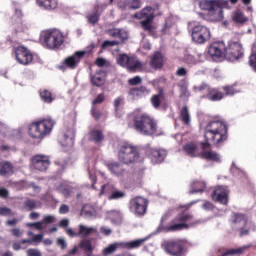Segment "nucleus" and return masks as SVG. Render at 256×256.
I'll return each instance as SVG.
<instances>
[{"mask_svg":"<svg viewBox=\"0 0 256 256\" xmlns=\"http://www.w3.org/2000/svg\"><path fill=\"white\" fill-rule=\"evenodd\" d=\"M244 55L245 50L240 40H230L228 42L225 50V59L227 61H231V63L239 61V59H243Z\"/></svg>","mask_w":256,"mask_h":256,"instance_id":"8","label":"nucleus"},{"mask_svg":"<svg viewBox=\"0 0 256 256\" xmlns=\"http://www.w3.org/2000/svg\"><path fill=\"white\" fill-rule=\"evenodd\" d=\"M149 199L143 196H136L129 201V209L136 217H143L147 213Z\"/></svg>","mask_w":256,"mask_h":256,"instance_id":"10","label":"nucleus"},{"mask_svg":"<svg viewBox=\"0 0 256 256\" xmlns=\"http://www.w3.org/2000/svg\"><path fill=\"white\" fill-rule=\"evenodd\" d=\"M107 168L116 177H123L125 175V168H123V164L119 162H111L107 164Z\"/></svg>","mask_w":256,"mask_h":256,"instance_id":"25","label":"nucleus"},{"mask_svg":"<svg viewBox=\"0 0 256 256\" xmlns=\"http://www.w3.org/2000/svg\"><path fill=\"white\" fill-rule=\"evenodd\" d=\"M179 119L183 125H191V114L189 113V107L183 106L181 108Z\"/></svg>","mask_w":256,"mask_h":256,"instance_id":"29","label":"nucleus"},{"mask_svg":"<svg viewBox=\"0 0 256 256\" xmlns=\"http://www.w3.org/2000/svg\"><path fill=\"white\" fill-rule=\"evenodd\" d=\"M146 155H148L149 159L154 165H157L165 161V157H167V152L161 149L148 148L146 151Z\"/></svg>","mask_w":256,"mask_h":256,"instance_id":"18","label":"nucleus"},{"mask_svg":"<svg viewBox=\"0 0 256 256\" xmlns=\"http://www.w3.org/2000/svg\"><path fill=\"white\" fill-rule=\"evenodd\" d=\"M121 103H123V97H118L114 100V108L116 111L121 107Z\"/></svg>","mask_w":256,"mask_h":256,"instance_id":"62","label":"nucleus"},{"mask_svg":"<svg viewBox=\"0 0 256 256\" xmlns=\"http://www.w3.org/2000/svg\"><path fill=\"white\" fill-rule=\"evenodd\" d=\"M13 210L7 206L0 207V216L1 217H12Z\"/></svg>","mask_w":256,"mask_h":256,"instance_id":"45","label":"nucleus"},{"mask_svg":"<svg viewBox=\"0 0 256 256\" xmlns=\"http://www.w3.org/2000/svg\"><path fill=\"white\" fill-rule=\"evenodd\" d=\"M23 206L26 211H34V209H37V201L33 199H28L24 202Z\"/></svg>","mask_w":256,"mask_h":256,"instance_id":"42","label":"nucleus"},{"mask_svg":"<svg viewBox=\"0 0 256 256\" xmlns=\"http://www.w3.org/2000/svg\"><path fill=\"white\" fill-rule=\"evenodd\" d=\"M75 139V130L73 128H65L63 131V140L65 145H72Z\"/></svg>","mask_w":256,"mask_h":256,"instance_id":"32","label":"nucleus"},{"mask_svg":"<svg viewBox=\"0 0 256 256\" xmlns=\"http://www.w3.org/2000/svg\"><path fill=\"white\" fill-rule=\"evenodd\" d=\"M105 101V95L103 93L99 94L94 100L93 105H99Z\"/></svg>","mask_w":256,"mask_h":256,"instance_id":"57","label":"nucleus"},{"mask_svg":"<svg viewBox=\"0 0 256 256\" xmlns=\"http://www.w3.org/2000/svg\"><path fill=\"white\" fill-rule=\"evenodd\" d=\"M42 41L46 49L57 51L65 43V34L59 29L46 30L42 35Z\"/></svg>","mask_w":256,"mask_h":256,"instance_id":"7","label":"nucleus"},{"mask_svg":"<svg viewBox=\"0 0 256 256\" xmlns=\"http://www.w3.org/2000/svg\"><path fill=\"white\" fill-rule=\"evenodd\" d=\"M42 223L44 225H51V223H55V216L52 215H46L42 219Z\"/></svg>","mask_w":256,"mask_h":256,"instance_id":"51","label":"nucleus"},{"mask_svg":"<svg viewBox=\"0 0 256 256\" xmlns=\"http://www.w3.org/2000/svg\"><path fill=\"white\" fill-rule=\"evenodd\" d=\"M13 175H15V166L13 163L7 160L0 161V177L9 179V177H13Z\"/></svg>","mask_w":256,"mask_h":256,"instance_id":"21","label":"nucleus"},{"mask_svg":"<svg viewBox=\"0 0 256 256\" xmlns=\"http://www.w3.org/2000/svg\"><path fill=\"white\" fill-rule=\"evenodd\" d=\"M40 97L44 103H53L54 99L53 98V93L47 89H42L39 91Z\"/></svg>","mask_w":256,"mask_h":256,"instance_id":"36","label":"nucleus"},{"mask_svg":"<svg viewBox=\"0 0 256 256\" xmlns=\"http://www.w3.org/2000/svg\"><path fill=\"white\" fill-rule=\"evenodd\" d=\"M143 79H141L139 76H135L133 78H130L128 80L129 85L135 86V85H140L142 83Z\"/></svg>","mask_w":256,"mask_h":256,"instance_id":"55","label":"nucleus"},{"mask_svg":"<svg viewBox=\"0 0 256 256\" xmlns=\"http://www.w3.org/2000/svg\"><path fill=\"white\" fill-rule=\"evenodd\" d=\"M202 208L205 211H213V209H215V206L213 205V203L206 201L203 203Z\"/></svg>","mask_w":256,"mask_h":256,"instance_id":"59","label":"nucleus"},{"mask_svg":"<svg viewBox=\"0 0 256 256\" xmlns=\"http://www.w3.org/2000/svg\"><path fill=\"white\" fill-rule=\"evenodd\" d=\"M12 53L20 65H30V63H33V52L24 45L14 47Z\"/></svg>","mask_w":256,"mask_h":256,"instance_id":"13","label":"nucleus"},{"mask_svg":"<svg viewBox=\"0 0 256 256\" xmlns=\"http://www.w3.org/2000/svg\"><path fill=\"white\" fill-rule=\"evenodd\" d=\"M205 191V183L201 181H196L193 183V189L190 190V195L195 193H203Z\"/></svg>","mask_w":256,"mask_h":256,"instance_id":"38","label":"nucleus"},{"mask_svg":"<svg viewBox=\"0 0 256 256\" xmlns=\"http://www.w3.org/2000/svg\"><path fill=\"white\" fill-rule=\"evenodd\" d=\"M55 123V120L51 117L34 121L28 127V135L32 139H39V141H43L47 135H51L53 127H55Z\"/></svg>","mask_w":256,"mask_h":256,"instance_id":"3","label":"nucleus"},{"mask_svg":"<svg viewBox=\"0 0 256 256\" xmlns=\"http://www.w3.org/2000/svg\"><path fill=\"white\" fill-rule=\"evenodd\" d=\"M233 21H235V23H247L248 19L247 17H245V14H243V12L237 11L234 13Z\"/></svg>","mask_w":256,"mask_h":256,"instance_id":"41","label":"nucleus"},{"mask_svg":"<svg viewBox=\"0 0 256 256\" xmlns=\"http://www.w3.org/2000/svg\"><path fill=\"white\" fill-rule=\"evenodd\" d=\"M211 86L207 83H202L200 86L195 87V91H198L199 93H203V91H209Z\"/></svg>","mask_w":256,"mask_h":256,"instance_id":"54","label":"nucleus"},{"mask_svg":"<svg viewBox=\"0 0 256 256\" xmlns=\"http://www.w3.org/2000/svg\"><path fill=\"white\" fill-rule=\"evenodd\" d=\"M249 65L256 73V53H253L249 57Z\"/></svg>","mask_w":256,"mask_h":256,"instance_id":"52","label":"nucleus"},{"mask_svg":"<svg viewBox=\"0 0 256 256\" xmlns=\"http://www.w3.org/2000/svg\"><path fill=\"white\" fill-rule=\"evenodd\" d=\"M202 97L204 99H208V101L217 102L225 98V93H223L218 88L210 87L208 88V93Z\"/></svg>","mask_w":256,"mask_h":256,"instance_id":"23","label":"nucleus"},{"mask_svg":"<svg viewBox=\"0 0 256 256\" xmlns=\"http://www.w3.org/2000/svg\"><path fill=\"white\" fill-rule=\"evenodd\" d=\"M51 165V159L47 155L37 154L32 158V166L36 171H47Z\"/></svg>","mask_w":256,"mask_h":256,"instance_id":"15","label":"nucleus"},{"mask_svg":"<svg viewBox=\"0 0 256 256\" xmlns=\"http://www.w3.org/2000/svg\"><path fill=\"white\" fill-rule=\"evenodd\" d=\"M199 223H201V221L193 220V215L191 214H180L171 221L170 225L163 226V224H161L158 229L164 233H177V231L195 227V225H199Z\"/></svg>","mask_w":256,"mask_h":256,"instance_id":"4","label":"nucleus"},{"mask_svg":"<svg viewBox=\"0 0 256 256\" xmlns=\"http://www.w3.org/2000/svg\"><path fill=\"white\" fill-rule=\"evenodd\" d=\"M108 34L110 35V37H117L118 39L122 40L127 39V33H125L121 28L109 29Z\"/></svg>","mask_w":256,"mask_h":256,"instance_id":"35","label":"nucleus"},{"mask_svg":"<svg viewBox=\"0 0 256 256\" xmlns=\"http://www.w3.org/2000/svg\"><path fill=\"white\" fill-rule=\"evenodd\" d=\"M134 19H144L140 22V27L148 33L151 37L157 35L155 25H153V20L155 19V9L151 6H146L139 12L134 14Z\"/></svg>","mask_w":256,"mask_h":256,"instance_id":"5","label":"nucleus"},{"mask_svg":"<svg viewBox=\"0 0 256 256\" xmlns=\"http://www.w3.org/2000/svg\"><path fill=\"white\" fill-rule=\"evenodd\" d=\"M197 144L193 142L186 143L183 146V151L188 155L189 157H197Z\"/></svg>","mask_w":256,"mask_h":256,"instance_id":"31","label":"nucleus"},{"mask_svg":"<svg viewBox=\"0 0 256 256\" xmlns=\"http://www.w3.org/2000/svg\"><path fill=\"white\" fill-rule=\"evenodd\" d=\"M129 127L136 130L140 135L146 137H153L157 134L159 125L157 120L151 117V115L141 112H134L132 114V120L128 123Z\"/></svg>","mask_w":256,"mask_h":256,"instance_id":"2","label":"nucleus"},{"mask_svg":"<svg viewBox=\"0 0 256 256\" xmlns=\"http://www.w3.org/2000/svg\"><path fill=\"white\" fill-rule=\"evenodd\" d=\"M60 215H67L69 213V206L67 204H62L59 208Z\"/></svg>","mask_w":256,"mask_h":256,"instance_id":"60","label":"nucleus"},{"mask_svg":"<svg viewBox=\"0 0 256 256\" xmlns=\"http://www.w3.org/2000/svg\"><path fill=\"white\" fill-rule=\"evenodd\" d=\"M81 215H87L88 217H91V215H93V212H91V210H88L87 206H83L81 210Z\"/></svg>","mask_w":256,"mask_h":256,"instance_id":"64","label":"nucleus"},{"mask_svg":"<svg viewBox=\"0 0 256 256\" xmlns=\"http://www.w3.org/2000/svg\"><path fill=\"white\" fill-rule=\"evenodd\" d=\"M117 251V247L115 246V243L110 244L108 247L104 248L103 250V255L108 256L111 255L112 253H115Z\"/></svg>","mask_w":256,"mask_h":256,"instance_id":"48","label":"nucleus"},{"mask_svg":"<svg viewBox=\"0 0 256 256\" xmlns=\"http://www.w3.org/2000/svg\"><path fill=\"white\" fill-rule=\"evenodd\" d=\"M91 115H92V117H94V119L96 121H99V119H101V117H103V112H101V110H97V108L93 107L91 109Z\"/></svg>","mask_w":256,"mask_h":256,"instance_id":"50","label":"nucleus"},{"mask_svg":"<svg viewBox=\"0 0 256 256\" xmlns=\"http://www.w3.org/2000/svg\"><path fill=\"white\" fill-rule=\"evenodd\" d=\"M87 19L89 23H91V25H95L99 23V19H100L99 12H95L93 14L88 15Z\"/></svg>","mask_w":256,"mask_h":256,"instance_id":"46","label":"nucleus"},{"mask_svg":"<svg viewBox=\"0 0 256 256\" xmlns=\"http://www.w3.org/2000/svg\"><path fill=\"white\" fill-rule=\"evenodd\" d=\"M139 159H141V153L137 146H133V144L130 143L120 145L118 149V161H120V163L133 165V163H137Z\"/></svg>","mask_w":256,"mask_h":256,"instance_id":"6","label":"nucleus"},{"mask_svg":"<svg viewBox=\"0 0 256 256\" xmlns=\"http://www.w3.org/2000/svg\"><path fill=\"white\" fill-rule=\"evenodd\" d=\"M225 92L224 95H235L238 91L235 89V86H224L222 87Z\"/></svg>","mask_w":256,"mask_h":256,"instance_id":"49","label":"nucleus"},{"mask_svg":"<svg viewBox=\"0 0 256 256\" xmlns=\"http://www.w3.org/2000/svg\"><path fill=\"white\" fill-rule=\"evenodd\" d=\"M248 249H249V246H242L240 248L228 249L224 253H222L220 256L243 255V253H245Z\"/></svg>","mask_w":256,"mask_h":256,"instance_id":"33","label":"nucleus"},{"mask_svg":"<svg viewBox=\"0 0 256 256\" xmlns=\"http://www.w3.org/2000/svg\"><path fill=\"white\" fill-rule=\"evenodd\" d=\"M201 7L205 11H215L216 13H218L219 17H223V8L219 6V3H217V1L203 0L201 2Z\"/></svg>","mask_w":256,"mask_h":256,"instance_id":"22","label":"nucleus"},{"mask_svg":"<svg viewBox=\"0 0 256 256\" xmlns=\"http://www.w3.org/2000/svg\"><path fill=\"white\" fill-rule=\"evenodd\" d=\"M165 55L162 52L156 51L150 56L149 65L154 71H159L163 69L165 65Z\"/></svg>","mask_w":256,"mask_h":256,"instance_id":"19","label":"nucleus"},{"mask_svg":"<svg viewBox=\"0 0 256 256\" xmlns=\"http://www.w3.org/2000/svg\"><path fill=\"white\" fill-rule=\"evenodd\" d=\"M145 241H147V238L137 239L130 242H114V245L116 246V250L117 249H128V250L139 249V247H141V245H143Z\"/></svg>","mask_w":256,"mask_h":256,"instance_id":"20","label":"nucleus"},{"mask_svg":"<svg viewBox=\"0 0 256 256\" xmlns=\"http://www.w3.org/2000/svg\"><path fill=\"white\" fill-rule=\"evenodd\" d=\"M143 67V64L141 63V61L137 60V58L135 57H130L128 60V64H126V69L130 72V73H135V71L141 69Z\"/></svg>","mask_w":256,"mask_h":256,"instance_id":"27","label":"nucleus"},{"mask_svg":"<svg viewBox=\"0 0 256 256\" xmlns=\"http://www.w3.org/2000/svg\"><path fill=\"white\" fill-rule=\"evenodd\" d=\"M115 45H120V42L117 41V40H113V41H111V40H105V41L102 43L101 47H102V49H107V48H109V47H115Z\"/></svg>","mask_w":256,"mask_h":256,"instance_id":"47","label":"nucleus"},{"mask_svg":"<svg viewBox=\"0 0 256 256\" xmlns=\"http://www.w3.org/2000/svg\"><path fill=\"white\" fill-rule=\"evenodd\" d=\"M93 233V228L86 227L85 225L79 226L78 236L81 235L82 237H89Z\"/></svg>","mask_w":256,"mask_h":256,"instance_id":"44","label":"nucleus"},{"mask_svg":"<svg viewBox=\"0 0 256 256\" xmlns=\"http://www.w3.org/2000/svg\"><path fill=\"white\" fill-rule=\"evenodd\" d=\"M176 77H187V68L179 67L175 72Z\"/></svg>","mask_w":256,"mask_h":256,"instance_id":"53","label":"nucleus"},{"mask_svg":"<svg viewBox=\"0 0 256 256\" xmlns=\"http://www.w3.org/2000/svg\"><path fill=\"white\" fill-rule=\"evenodd\" d=\"M80 249H83L86 253H93V244L91 243V240L83 239L81 240L79 244Z\"/></svg>","mask_w":256,"mask_h":256,"instance_id":"37","label":"nucleus"},{"mask_svg":"<svg viewBox=\"0 0 256 256\" xmlns=\"http://www.w3.org/2000/svg\"><path fill=\"white\" fill-rule=\"evenodd\" d=\"M127 194H125V192L121 191V190H112L110 196L108 197L109 201H117L119 199H125Z\"/></svg>","mask_w":256,"mask_h":256,"instance_id":"40","label":"nucleus"},{"mask_svg":"<svg viewBox=\"0 0 256 256\" xmlns=\"http://www.w3.org/2000/svg\"><path fill=\"white\" fill-rule=\"evenodd\" d=\"M87 55L86 51H76L74 54L66 57L61 65L58 66L60 71H67V69H77L79 67V63H81V59Z\"/></svg>","mask_w":256,"mask_h":256,"instance_id":"12","label":"nucleus"},{"mask_svg":"<svg viewBox=\"0 0 256 256\" xmlns=\"http://www.w3.org/2000/svg\"><path fill=\"white\" fill-rule=\"evenodd\" d=\"M233 225L234 229L240 230V237L249 235V229H245V227H247V216H245V214H235Z\"/></svg>","mask_w":256,"mask_h":256,"instance_id":"17","label":"nucleus"},{"mask_svg":"<svg viewBox=\"0 0 256 256\" xmlns=\"http://www.w3.org/2000/svg\"><path fill=\"white\" fill-rule=\"evenodd\" d=\"M212 199L221 205L229 203V189L227 186H217L212 192Z\"/></svg>","mask_w":256,"mask_h":256,"instance_id":"14","label":"nucleus"},{"mask_svg":"<svg viewBox=\"0 0 256 256\" xmlns=\"http://www.w3.org/2000/svg\"><path fill=\"white\" fill-rule=\"evenodd\" d=\"M191 36L194 43L203 45V43H206L211 38V31L206 26L195 23L192 27Z\"/></svg>","mask_w":256,"mask_h":256,"instance_id":"11","label":"nucleus"},{"mask_svg":"<svg viewBox=\"0 0 256 256\" xmlns=\"http://www.w3.org/2000/svg\"><path fill=\"white\" fill-rule=\"evenodd\" d=\"M89 139L90 141H93L94 143H101L105 139V136L103 135V131L99 129H93L89 132Z\"/></svg>","mask_w":256,"mask_h":256,"instance_id":"30","label":"nucleus"},{"mask_svg":"<svg viewBox=\"0 0 256 256\" xmlns=\"http://www.w3.org/2000/svg\"><path fill=\"white\" fill-rule=\"evenodd\" d=\"M9 197V190L7 188H0V198L7 199Z\"/></svg>","mask_w":256,"mask_h":256,"instance_id":"61","label":"nucleus"},{"mask_svg":"<svg viewBox=\"0 0 256 256\" xmlns=\"http://www.w3.org/2000/svg\"><path fill=\"white\" fill-rule=\"evenodd\" d=\"M147 93H149V90H147V87L145 86L131 88L128 92L132 99H139L143 97V95H147Z\"/></svg>","mask_w":256,"mask_h":256,"instance_id":"26","label":"nucleus"},{"mask_svg":"<svg viewBox=\"0 0 256 256\" xmlns=\"http://www.w3.org/2000/svg\"><path fill=\"white\" fill-rule=\"evenodd\" d=\"M130 58L131 57L127 54H120L117 58V63L120 67H127Z\"/></svg>","mask_w":256,"mask_h":256,"instance_id":"43","label":"nucleus"},{"mask_svg":"<svg viewBox=\"0 0 256 256\" xmlns=\"http://www.w3.org/2000/svg\"><path fill=\"white\" fill-rule=\"evenodd\" d=\"M105 189H114L112 184H104L101 186L100 195H105Z\"/></svg>","mask_w":256,"mask_h":256,"instance_id":"63","label":"nucleus"},{"mask_svg":"<svg viewBox=\"0 0 256 256\" xmlns=\"http://www.w3.org/2000/svg\"><path fill=\"white\" fill-rule=\"evenodd\" d=\"M27 256H42L41 252L35 248H30L26 252Z\"/></svg>","mask_w":256,"mask_h":256,"instance_id":"58","label":"nucleus"},{"mask_svg":"<svg viewBox=\"0 0 256 256\" xmlns=\"http://www.w3.org/2000/svg\"><path fill=\"white\" fill-rule=\"evenodd\" d=\"M11 235H13V237H23V230L19 229V228H14L10 230Z\"/></svg>","mask_w":256,"mask_h":256,"instance_id":"56","label":"nucleus"},{"mask_svg":"<svg viewBox=\"0 0 256 256\" xmlns=\"http://www.w3.org/2000/svg\"><path fill=\"white\" fill-rule=\"evenodd\" d=\"M36 3L44 11H55L59 7V0H36Z\"/></svg>","mask_w":256,"mask_h":256,"instance_id":"24","label":"nucleus"},{"mask_svg":"<svg viewBox=\"0 0 256 256\" xmlns=\"http://www.w3.org/2000/svg\"><path fill=\"white\" fill-rule=\"evenodd\" d=\"M124 7L130 11H137L138 9H141L142 2L141 0H127L124 2Z\"/></svg>","mask_w":256,"mask_h":256,"instance_id":"34","label":"nucleus"},{"mask_svg":"<svg viewBox=\"0 0 256 256\" xmlns=\"http://www.w3.org/2000/svg\"><path fill=\"white\" fill-rule=\"evenodd\" d=\"M162 249L170 256H184L187 247L185 241L181 239L165 240L162 243Z\"/></svg>","mask_w":256,"mask_h":256,"instance_id":"9","label":"nucleus"},{"mask_svg":"<svg viewBox=\"0 0 256 256\" xmlns=\"http://www.w3.org/2000/svg\"><path fill=\"white\" fill-rule=\"evenodd\" d=\"M225 51V42H213L208 48V54L212 59H223Z\"/></svg>","mask_w":256,"mask_h":256,"instance_id":"16","label":"nucleus"},{"mask_svg":"<svg viewBox=\"0 0 256 256\" xmlns=\"http://www.w3.org/2000/svg\"><path fill=\"white\" fill-rule=\"evenodd\" d=\"M91 82L94 87H103L105 85V78L101 74H95L91 77Z\"/></svg>","mask_w":256,"mask_h":256,"instance_id":"39","label":"nucleus"},{"mask_svg":"<svg viewBox=\"0 0 256 256\" xmlns=\"http://www.w3.org/2000/svg\"><path fill=\"white\" fill-rule=\"evenodd\" d=\"M163 99H165V92L163 91V89H160L159 93L154 94L150 99L151 104L154 107V109H159V107H161V103H162Z\"/></svg>","mask_w":256,"mask_h":256,"instance_id":"28","label":"nucleus"},{"mask_svg":"<svg viewBox=\"0 0 256 256\" xmlns=\"http://www.w3.org/2000/svg\"><path fill=\"white\" fill-rule=\"evenodd\" d=\"M228 128L223 121L214 120L209 122L204 128V142H201L202 147L201 157L207 161H221L219 154L213 150L207 151L211 145H223L227 141Z\"/></svg>","mask_w":256,"mask_h":256,"instance_id":"1","label":"nucleus"}]
</instances>
